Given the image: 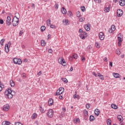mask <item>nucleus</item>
<instances>
[{"label":"nucleus","mask_w":125,"mask_h":125,"mask_svg":"<svg viewBox=\"0 0 125 125\" xmlns=\"http://www.w3.org/2000/svg\"><path fill=\"white\" fill-rule=\"evenodd\" d=\"M5 98H8V99H11L14 95H15V92L11 90V88L8 89V90H6L4 93Z\"/></svg>","instance_id":"f257e3e1"},{"label":"nucleus","mask_w":125,"mask_h":125,"mask_svg":"<svg viewBox=\"0 0 125 125\" xmlns=\"http://www.w3.org/2000/svg\"><path fill=\"white\" fill-rule=\"evenodd\" d=\"M13 26L16 27L19 24V19L16 16H15L12 20Z\"/></svg>","instance_id":"f03ea898"},{"label":"nucleus","mask_w":125,"mask_h":125,"mask_svg":"<svg viewBox=\"0 0 125 125\" xmlns=\"http://www.w3.org/2000/svg\"><path fill=\"white\" fill-rule=\"evenodd\" d=\"M13 61L14 64H18V65H21L22 64V61L20 59L15 58L13 59Z\"/></svg>","instance_id":"7ed1b4c3"},{"label":"nucleus","mask_w":125,"mask_h":125,"mask_svg":"<svg viewBox=\"0 0 125 125\" xmlns=\"http://www.w3.org/2000/svg\"><path fill=\"white\" fill-rule=\"evenodd\" d=\"M64 92V88L60 87L59 89L57 91L56 95H60L62 94Z\"/></svg>","instance_id":"20e7f679"},{"label":"nucleus","mask_w":125,"mask_h":125,"mask_svg":"<svg viewBox=\"0 0 125 125\" xmlns=\"http://www.w3.org/2000/svg\"><path fill=\"white\" fill-rule=\"evenodd\" d=\"M123 13L124 12L123 11V10L119 9L117 10V16H118V17H122Z\"/></svg>","instance_id":"39448f33"},{"label":"nucleus","mask_w":125,"mask_h":125,"mask_svg":"<svg viewBox=\"0 0 125 125\" xmlns=\"http://www.w3.org/2000/svg\"><path fill=\"white\" fill-rule=\"evenodd\" d=\"M47 116L49 118H52L53 117V110L52 109H50L47 113Z\"/></svg>","instance_id":"423d86ee"},{"label":"nucleus","mask_w":125,"mask_h":125,"mask_svg":"<svg viewBox=\"0 0 125 125\" xmlns=\"http://www.w3.org/2000/svg\"><path fill=\"white\" fill-rule=\"evenodd\" d=\"M85 37H87V34L85 32H83V33L80 34V37L82 40H85Z\"/></svg>","instance_id":"0eeeda50"},{"label":"nucleus","mask_w":125,"mask_h":125,"mask_svg":"<svg viewBox=\"0 0 125 125\" xmlns=\"http://www.w3.org/2000/svg\"><path fill=\"white\" fill-rule=\"evenodd\" d=\"M6 24L7 26H10L11 24V18H10L9 16L7 17Z\"/></svg>","instance_id":"6e6552de"},{"label":"nucleus","mask_w":125,"mask_h":125,"mask_svg":"<svg viewBox=\"0 0 125 125\" xmlns=\"http://www.w3.org/2000/svg\"><path fill=\"white\" fill-rule=\"evenodd\" d=\"M10 108V106H9V104H5L3 106V111H7Z\"/></svg>","instance_id":"1a4fd4ad"},{"label":"nucleus","mask_w":125,"mask_h":125,"mask_svg":"<svg viewBox=\"0 0 125 125\" xmlns=\"http://www.w3.org/2000/svg\"><path fill=\"white\" fill-rule=\"evenodd\" d=\"M105 38V36L104 35V33L103 32H100L99 34V39L101 41H103Z\"/></svg>","instance_id":"9d476101"},{"label":"nucleus","mask_w":125,"mask_h":125,"mask_svg":"<svg viewBox=\"0 0 125 125\" xmlns=\"http://www.w3.org/2000/svg\"><path fill=\"white\" fill-rule=\"evenodd\" d=\"M119 4L121 6H125V0H120L119 1Z\"/></svg>","instance_id":"9b49d317"},{"label":"nucleus","mask_w":125,"mask_h":125,"mask_svg":"<svg viewBox=\"0 0 125 125\" xmlns=\"http://www.w3.org/2000/svg\"><path fill=\"white\" fill-rule=\"evenodd\" d=\"M48 104H49V106H52V105H53V99H49Z\"/></svg>","instance_id":"f8f14e48"},{"label":"nucleus","mask_w":125,"mask_h":125,"mask_svg":"<svg viewBox=\"0 0 125 125\" xmlns=\"http://www.w3.org/2000/svg\"><path fill=\"white\" fill-rule=\"evenodd\" d=\"M94 113L96 116H99V114H100V110L96 108L95 110Z\"/></svg>","instance_id":"ddd939ff"},{"label":"nucleus","mask_w":125,"mask_h":125,"mask_svg":"<svg viewBox=\"0 0 125 125\" xmlns=\"http://www.w3.org/2000/svg\"><path fill=\"white\" fill-rule=\"evenodd\" d=\"M10 85H11V87H14V86L15 85V83H14L13 80H11L10 81Z\"/></svg>","instance_id":"4468645a"},{"label":"nucleus","mask_w":125,"mask_h":125,"mask_svg":"<svg viewBox=\"0 0 125 125\" xmlns=\"http://www.w3.org/2000/svg\"><path fill=\"white\" fill-rule=\"evenodd\" d=\"M60 63L61 64L63 65V66H66V62H65V60H64L63 59H61Z\"/></svg>","instance_id":"2eb2a0df"},{"label":"nucleus","mask_w":125,"mask_h":125,"mask_svg":"<svg viewBox=\"0 0 125 125\" xmlns=\"http://www.w3.org/2000/svg\"><path fill=\"white\" fill-rule=\"evenodd\" d=\"M98 76H99L100 80H104V77H103V75L100 74V73H98Z\"/></svg>","instance_id":"dca6fc26"},{"label":"nucleus","mask_w":125,"mask_h":125,"mask_svg":"<svg viewBox=\"0 0 125 125\" xmlns=\"http://www.w3.org/2000/svg\"><path fill=\"white\" fill-rule=\"evenodd\" d=\"M62 14H67V10L64 7L62 8Z\"/></svg>","instance_id":"f3484780"},{"label":"nucleus","mask_w":125,"mask_h":125,"mask_svg":"<svg viewBox=\"0 0 125 125\" xmlns=\"http://www.w3.org/2000/svg\"><path fill=\"white\" fill-rule=\"evenodd\" d=\"M117 119L120 122H122V121L124 120V119L123 118V116L121 115H119L117 116Z\"/></svg>","instance_id":"a211bd4d"},{"label":"nucleus","mask_w":125,"mask_h":125,"mask_svg":"<svg viewBox=\"0 0 125 125\" xmlns=\"http://www.w3.org/2000/svg\"><path fill=\"white\" fill-rule=\"evenodd\" d=\"M10 122H9V121H3L2 123V125H10Z\"/></svg>","instance_id":"6ab92c4d"},{"label":"nucleus","mask_w":125,"mask_h":125,"mask_svg":"<svg viewBox=\"0 0 125 125\" xmlns=\"http://www.w3.org/2000/svg\"><path fill=\"white\" fill-rule=\"evenodd\" d=\"M110 11V5L108 7H106L104 8V12H109Z\"/></svg>","instance_id":"aec40b11"},{"label":"nucleus","mask_w":125,"mask_h":125,"mask_svg":"<svg viewBox=\"0 0 125 125\" xmlns=\"http://www.w3.org/2000/svg\"><path fill=\"white\" fill-rule=\"evenodd\" d=\"M84 28L87 32H88V31L90 30V28H89V26L88 25V24L85 25Z\"/></svg>","instance_id":"412c9836"},{"label":"nucleus","mask_w":125,"mask_h":125,"mask_svg":"<svg viewBox=\"0 0 125 125\" xmlns=\"http://www.w3.org/2000/svg\"><path fill=\"white\" fill-rule=\"evenodd\" d=\"M68 22H69V21H68L67 20H63L62 21V22L63 23V24L64 23V25H66V26L68 25Z\"/></svg>","instance_id":"4be33fe9"},{"label":"nucleus","mask_w":125,"mask_h":125,"mask_svg":"<svg viewBox=\"0 0 125 125\" xmlns=\"http://www.w3.org/2000/svg\"><path fill=\"white\" fill-rule=\"evenodd\" d=\"M113 76L114 78H120V74L119 73H113Z\"/></svg>","instance_id":"5701e85b"},{"label":"nucleus","mask_w":125,"mask_h":125,"mask_svg":"<svg viewBox=\"0 0 125 125\" xmlns=\"http://www.w3.org/2000/svg\"><path fill=\"white\" fill-rule=\"evenodd\" d=\"M89 121L90 122H92L94 121V116L93 115H90L89 117Z\"/></svg>","instance_id":"b1692460"},{"label":"nucleus","mask_w":125,"mask_h":125,"mask_svg":"<svg viewBox=\"0 0 125 125\" xmlns=\"http://www.w3.org/2000/svg\"><path fill=\"white\" fill-rule=\"evenodd\" d=\"M111 108H112L113 109H118V106L114 104H111Z\"/></svg>","instance_id":"393cba45"},{"label":"nucleus","mask_w":125,"mask_h":125,"mask_svg":"<svg viewBox=\"0 0 125 125\" xmlns=\"http://www.w3.org/2000/svg\"><path fill=\"white\" fill-rule=\"evenodd\" d=\"M118 42H123V37H118Z\"/></svg>","instance_id":"a878e982"},{"label":"nucleus","mask_w":125,"mask_h":125,"mask_svg":"<svg viewBox=\"0 0 125 125\" xmlns=\"http://www.w3.org/2000/svg\"><path fill=\"white\" fill-rule=\"evenodd\" d=\"M116 54H117V55H121V50H120V49L116 50Z\"/></svg>","instance_id":"bb28decb"},{"label":"nucleus","mask_w":125,"mask_h":125,"mask_svg":"<svg viewBox=\"0 0 125 125\" xmlns=\"http://www.w3.org/2000/svg\"><path fill=\"white\" fill-rule=\"evenodd\" d=\"M106 123L107 125H111V123H112V121L110 119H107L106 121Z\"/></svg>","instance_id":"cd10ccee"},{"label":"nucleus","mask_w":125,"mask_h":125,"mask_svg":"<svg viewBox=\"0 0 125 125\" xmlns=\"http://www.w3.org/2000/svg\"><path fill=\"white\" fill-rule=\"evenodd\" d=\"M10 45H11V42H9L8 43L5 45V46L8 48V47H10Z\"/></svg>","instance_id":"c85d7f7f"},{"label":"nucleus","mask_w":125,"mask_h":125,"mask_svg":"<svg viewBox=\"0 0 125 125\" xmlns=\"http://www.w3.org/2000/svg\"><path fill=\"white\" fill-rule=\"evenodd\" d=\"M72 56L74 59H78V57H79L77 54H74Z\"/></svg>","instance_id":"c756f323"},{"label":"nucleus","mask_w":125,"mask_h":125,"mask_svg":"<svg viewBox=\"0 0 125 125\" xmlns=\"http://www.w3.org/2000/svg\"><path fill=\"white\" fill-rule=\"evenodd\" d=\"M84 20H85V18H84V17H82L79 19V21L80 22H83V21H84Z\"/></svg>","instance_id":"7c9ffc66"},{"label":"nucleus","mask_w":125,"mask_h":125,"mask_svg":"<svg viewBox=\"0 0 125 125\" xmlns=\"http://www.w3.org/2000/svg\"><path fill=\"white\" fill-rule=\"evenodd\" d=\"M51 21H50V20H47L46 21V23H47V26H49V25H50V24H51Z\"/></svg>","instance_id":"2f4dec72"},{"label":"nucleus","mask_w":125,"mask_h":125,"mask_svg":"<svg viewBox=\"0 0 125 125\" xmlns=\"http://www.w3.org/2000/svg\"><path fill=\"white\" fill-rule=\"evenodd\" d=\"M41 44L42 46H44L45 45V41L44 40L41 41Z\"/></svg>","instance_id":"473e14b6"},{"label":"nucleus","mask_w":125,"mask_h":125,"mask_svg":"<svg viewBox=\"0 0 125 125\" xmlns=\"http://www.w3.org/2000/svg\"><path fill=\"white\" fill-rule=\"evenodd\" d=\"M41 32H43V31L45 30V26H42L41 28Z\"/></svg>","instance_id":"72a5a7b5"},{"label":"nucleus","mask_w":125,"mask_h":125,"mask_svg":"<svg viewBox=\"0 0 125 125\" xmlns=\"http://www.w3.org/2000/svg\"><path fill=\"white\" fill-rule=\"evenodd\" d=\"M62 82L65 83H68V80L66 78H62Z\"/></svg>","instance_id":"f704fd0d"},{"label":"nucleus","mask_w":125,"mask_h":125,"mask_svg":"<svg viewBox=\"0 0 125 125\" xmlns=\"http://www.w3.org/2000/svg\"><path fill=\"white\" fill-rule=\"evenodd\" d=\"M4 41H5L4 39H2L0 40V43L1 45L3 46V42H4Z\"/></svg>","instance_id":"c9c22d12"},{"label":"nucleus","mask_w":125,"mask_h":125,"mask_svg":"<svg viewBox=\"0 0 125 125\" xmlns=\"http://www.w3.org/2000/svg\"><path fill=\"white\" fill-rule=\"evenodd\" d=\"M9 47H6V46H5V52H6V53H8V51H9L8 48Z\"/></svg>","instance_id":"e433bc0d"},{"label":"nucleus","mask_w":125,"mask_h":125,"mask_svg":"<svg viewBox=\"0 0 125 125\" xmlns=\"http://www.w3.org/2000/svg\"><path fill=\"white\" fill-rule=\"evenodd\" d=\"M111 29H112L113 32H114V31H115L116 30V27L115 26V25H112Z\"/></svg>","instance_id":"4c0bfd02"},{"label":"nucleus","mask_w":125,"mask_h":125,"mask_svg":"<svg viewBox=\"0 0 125 125\" xmlns=\"http://www.w3.org/2000/svg\"><path fill=\"white\" fill-rule=\"evenodd\" d=\"M95 45L97 48H99V47H100V45H99V43H98V42H96Z\"/></svg>","instance_id":"58836bf2"},{"label":"nucleus","mask_w":125,"mask_h":125,"mask_svg":"<svg viewBox=\"0 0 125 125\" xmlns=\"http://www.w3.org/2000/svg\"><path fill=\"white\" fill-rule=\"evenodd\" d=\"M37 115L36 113H34L33 115H32V118L33 119H36V118H37Z\"/></svg>","instance_id":"ea45409f"},{"label":"nucleus","mask_w":125,"mask_h":125,"mask_svg":"<svg viewBox=\"0 0 125 125\" xmlns=\"http://www.w3.org/2000/svg\"><path fill=\"white\" fill-rule=\"evenodd\" d=\"M76 15H77V17H79V18L81 17V13H80V12H77L76 13Z\"/></svg>","instance_id":"a19ab883"},{"label":"nucleus","mask_w":125,"mask_h":125,"mask_svg":"<svg viewBox=\"0 0 125 125\" xmlns=\"http://www.w3.org/2000/svg\"><path fill=\"white\" fill-rule=\"evenodd\" d=\"M40 110L41 113H44V110H43V109L42 106H40Z\"/></svg>","instance_id":"79ce46f5"},{"label":"nucleus","mask_w":125,"mask_h":125,"mask_svg":"<svg viewBox=\"0 0 125 125\" xmlns=\"http://www.w3.org/2000/svg\"><path fill=\"white\" fill-rule=\"evenodd\" d=\"M81 10L83 12H84L85 11V7L84 6L82 7H81Z\"/></svg>","instance_id":"37998d69"},{"label":"nucleus","mask_w":125,"mask_h":125,"mask_svg":"<svg viewBox=\"0 0 125 125\" xmlns=\"http://www.w3.org/2000/svg\"><path fill=\"white\" fill-rule=\"evenodd\" d=\"M85 116H87L88 115V112H87V110H84V111L83 112Z\"/></svg>","instance_id":"c03bdc74"},{"label":"nucleus","mask_w":125,"mask_h":125,"mask_svg":"<svg viewBox=\"0 0 125 125\" xmlns=\"http://www.w3.org/2000/svg\"><path fill=\"white\" fill-rule=\"evenodd\" d=\"M15 125H22V123L20 122H15Z\"/></svg>","instance_id":"a18cd8bd"},{"label":"nucleus","mask_w":125,"mask_h":125,"mask_svg":"<svg viewBox=\"0 0 125 125\" xmlns=\"http://www.w3.org/2000/svg\"><path fill=\"white\" fill-rule=\"evenodd\" d=\"M90 107V104H86V108H87V109H89Z\"/></svg>","instance_id":"49530a36"},{"label":"nucleus","mask_w":125,"mask_h":125,"mask_svg":"<svg viewBox=\"0 0 125 125\" xmlns=\"http://www.w3.org/2000/svg\"><path fill=\"white\" fill-rule=\"evenodd\" d=\"M50 28H51L52 29H55V25H53V24H51L50 25Z\"/></svg>","instance_id":"de8ad7c7"},{"label":"nucleus","mask_w":125,"mask_h":125,"mask_svg":"<svg viewBox=\"0 0 125 125\" xmlns=\"http://www.w3.org/2000/svg\"><path fill=\"white\" fill-rule=\"evenodd\" d=\"M79 96L77 94H74L73 95V98H79Z\"/></svg>","instance_id":"09e8293b"},{"label":"nucleus","mask_w":125,"mask_h":125,"mask_svg":"<svg viewBox=\"0 0 125 125\" xmlns=\"http://www.w3.org/2000/svg\"><path fill=\"white\" fill-rule=\"evenodd\" d=\"M23 30L20 31L19 33V36H21L22 35H23Z\"/></svg>","instance_id":"8fccbe9b"},{"label":"nucleus","mask_w":125,"mask_h":125,"mask_svg":"<svg viewBox=\"0 0 125 125\" xmlns=\"http://www.w3.org/2000/svg\"><path fill=\"white\" fill-rule=\"evenodd\" d=\"M3 23H4V22L3 21V20H0V24H1V25H2V24H3Z\"/></svg>","instance_id":"3c124183"},{"label":"nucleus","mask_w":125,"mask_h":125,"mask_svg":"<svg viewBox=\"0 0 125 125\" xmlns=\"http://www.w3.org/2000/svg\"><path fill=\"white\" fill-rule=\"evenodd\" d=\"M92 74H93V75L94 76H95V77H96V78H97V77H98V75H97V74H96V73L93 72L92 73Z\"/></svg>","instance_id":"603ef678"},{"label":"nucleus","mask_w":125,"mask_h":125,"mask_svg":"<svg viewBox=\"0 0 125 125\" xmlns=\"http://www.w3.org/2000/svg\"><path fill=\"white\" fill-rule=\"evenodd\" d=\"M55 8H56V9H58V4L56 3V4H55Z\"/></svg>","instance_id":"864d4df0"},{"label":"nucleus","mask_w":125,"mask_h":125,"mask_svg":"<svg viewBox=\"0 0 125 125\" xmlns=\"http://www.w3.org/2000/svg\"><path fill=\"white\" fill-rule=\"evenodd\" d=\"M104 60L105 62H108V59L107 58V57H105L104 59Z\"/></svg>","instance_id":"5fc2aeb1"},{"label":"nucleus","mask_w":125,"mask_h":125,"mask_svg":"<svg viewBox=\"0 0 125 125\" xmlns=\"http://www.w3.org/2000/svg\"><path fill=\"white\" fill-rule=\"evenodd\" d=\"M48 52H49V53H52V49H49Z\"/></svg>","instance_id":"6e6d98bb"},{"label":"nucleus","mask_w":125,"mask_h":125,"mask_svg":"<svg viewBox=\"0 0 125 125\" xmlns=\"http://www.w3.org/2000/svg\"><path fill=\"white\" fill-rule=\"evenodd\" d=\"M109 65H110L111 67H113V62H109Z\"/></svg>","instance_id":"4d7b16f0"},{"label":"nucleus","mask_w":125,"mask_h":125,"mask_svg":"<svg viewBox=\"0 0 125 125\" xmlns=\"http://www.w3.org/2000/svg\"><path fill=\"white\" fill-rule=\"evenodd\" d=\"M42 74V71H40L37 73L38 76H41V74Z\"/></svg>","instance_id":"13d9d810"},{"label":"nucleus","mask_w":125,"mask_h":125,"mask_svg":"<svg viewBox=\"0 0 125 125\" xmlns=\"http://www.w3.org/2000/svg\"><path fill=\"white\" fill-rule=\"evenodd\" d=\"M76 123H80V119L77 118L76 120Z\"/></svg>","instance_id":"bf43d9fd"},{"label":"nucleus","mask_w":125,"mask_h":125,"mask_svg":"<svg viewBox=\"0 0 125 125\" xmlns=\"http://www.w3.org/2000/svg\"><path fill=\"white\" fill-rule=\"evenodd\" d=\"M79 33H83V29H79Z\"/></svg>","instance_id":"052dcab7"},{"label":"nucleus","mask_w":125,"mask_h":125,"mask_svg":"<svg viewBox=\"0 0 125 125\" xmlns=\"http://www.w3.org/2000/svg\"><path fill=\"white\" fill-rule=\"evenodd\" d=\"M59 99H60V100H62V99H63V96H60L59 97Z\"/></svg>","instance_id":"680f3d73"},{"label":"nucleus","mask_w":125,"mask_h":125,"mask_svg":"<svg viewBox=\"0 0 125 125\" xmlns=\"http://www.w3.org/2000/svg\"><path fill=\"white\" fill-rule=\"evenodd\" d=\"M85 60V58L83 57V59H82V61L83 62H84V61Z\"/></svg>","instance_id":"e2e57ef3"},{"label":"nucleus","mask_w":125,"mask_h":125,"mask_svg":"<svg viewBox=\"0 0 125 125\" xmlns=\"http://www.w3.org/2000/svg\"><path fill=\"white\" fill-rule=\"evenodd\" d=\"M0 86H1V87L2 88H3L4 87V85H3V84H1L0 83Z\"/></svg>","instance_id":"0e129e2a"},{"label":"nucleus","mask_w":125,"mask_h":125,"mask_svg":"<svg viewBox=\"0 0 125 125\" xmlns=\"http://www.w3.org/2000/svg\"><path fill=\"white\" fill-rule=\"evenodd\" d=\"M87 49H88V50H89V49H90V45H88V46L87 47Z\"/></svg>","instance_id":"69168bd1"},{"label":"nucleus","mask_w":125,"mask_h":125,"mask_svg":"<svg viewBox=\"0 0 125 125\" xmlns=\"http://www.w3.org/2000/svg\"><path fill=\"white\" fill-rule=\"evenodd\" d=\"M84 120H85V121H86V120H87V115H85Z\"/></svg>","instance_id":"338daca9"},{"label":"nucleus","mask_w":125,"mask_h":125,"mask_svg":"<svg viewBox=\"0 0 125 125\" xmlns=\"http://www.w3.org/2000/svg\"><path fill=\"white\" fill-rule=\"evenodd\" d=\"M108 32H109V33H112L113 30H112L111 29H110L109 30Z\"/></svg>","instance_id":"774afa93"}]
</instances>
